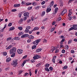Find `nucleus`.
I'll use <instances>...</instances> for the list:
<instances>
[{"instance_id":"obj_37","label":"nucleus","mask_w":77,"mask_h":77,"mask_svg":"<svg viewBox=\"0 0 77 77\" xmlns=\"http://www.w3.org/2000/svg\"><path fill=\"white\" fill-rule=\"evenodd\" d=\"M22 15V14H21V13H20L18 15V16H19V18H21Z\"/></svg>"},{"instance_id":"obj_61","label":"nucleus","mask_w":77,"mask_h":77,"mask_svg":"<svg viewBox=\"0 0 77 77\" xmlns=\"http://www.w3.org/2000/svg\"><path fill=\"white\" fill-rule=\"evenodd\" d=\"M65 41V39H63L61 42H64Z\"/></svg>"},{"instance_id":"obj_35","label":"nucleus","mask_w":77,"mask_h":77,"mask_svg":"<svg viewBox=\"0 0 77 77\" xmlns=\"http://www.w3.org/2000/svg\"><path fill=\"white\" fill-rule=\"evenodd\" d=\"M12 39V38L11 37H9L7 39V41H10L11 39Z\"/></svg>"},{"instance_id":"obj_55","label":"nucleus","mask_w":77,"mask_h":77,"mask_svg":"<svg viewBox=\"0 0 77 77\" xmlns=\"http://www.w3.org/2000/svg\"><path fill=\"white\" fill-rule=\"evenodd\" d=\"M71 53H74V51L73 50H72L71 51Z\"/></svg>"},{"instance_id":"obj_54","label":"nucleus","mask_w":77,"mask_h":77,"mask_svg":"<svg viewBox=\"0 0 77 77\" xmlns=\"http://www.w3.org/2000/svg\"><path fill=\"white\" fill-rule=\"evenodd\" d=\"M51 6H52V5H50H50L48 6V8H51Z\"/></svg>"},{"instance_id":"obj_46","label":"nucleus","mask_w":77,"mask_h":77,"mask_svg":"<svg viewBox=\"0 0 77 77\" xmlns=\"http://www.w3.org/2000/svg\"><path fill=\"white\" fill-rule=\"evenodd\" d=\"M16 11H17V9H14L12 10H11L12 12H15Z\"/></svg>"},{"instance_id":"obj_40","label":"nucleus","mask_w":77,"mask_h":77,"mask_svg":"<svg viewBox=\"0 0 77 77\" xmlns=\"http://www.w3.org/2000/svg\"><path fill=\"white\" fill-rule=\"evenodd\" d=\"M41 65V63H39L36 65V66H37V67Z\"/></svg>"},{"instance_id":"obj_58","label":"nucleus","mask_w":77,"mask_h":77,"mask_svg":"<svg viewBox=\"0 0 77 77\" xmlns=\"http://www.w3.org/2000/svg\"><path fill=\"white\" fill-rule=\"evenodd\" d=\"M72 17H69V20H72Z\"/></svg>"},{"instance_id":"obj_28","label":"nucleus","mask_w":77,"mask_h":77,"mask_svg":"<svg viewBox=\"0 0 77 77\" xmlns=\"http://www.w3.org/2000/svg\"><path fill=\"white\" fill-rule=\"evenodd\" d=\"M58 8H56L55 9V12L56 13H57V12L58 11Z\"/></svg>"},{"instance_id":"obj_36","label":"nucleus","mask_w":77,"mask_h":77,"mask_svg":"<svg viewBox=\"0 0 77 77\" xmlns=\"http://www.w3.org/2000/svg\"><path fill=\"white\" fill-rule=\"evenodd\" d=\"M35 9H39V6H38L37 7H35Z\"/></svg>"},{"instance_id":"obj_16","label":"nucleus","mask_w":77,"mask_h":77,"mask_svg":"<svg viewBox=\"0 0 77 77\" xmlns=\"http://www.w3.org/2000/svg\"><path fill=\"white\" fill-rule=\"evenodd\" d=\"M20 6V4H17L14 5V8H17V7H19Z\"/></svg>"},{"instance_id":"obj_29","label":"nucleus","mask_w":77,"mask_h":77,"mask_svg":"<svg viewBox=\"0 0 77 77\" xmlns=\"http://www.w3.org/2000/svg\"><path fill=\"white\" fill-rule=\"evenodd\" d=\"M15 55V53H13V54L11 55V57H14Z\"/></svg>"},{"instance_id":"obj_50","label":"nucleus","mask_w":77,"mask_h":77,"mask_svg":"<svg viewBox=\"0 0 77 77\" xmlns=\"http://www.w3.org/2000/svg\"><path fill=\"white\" fill-rule=\"evenodd\" d=\"M32 5L33 6H36V5H37V4L35 2H34L32 4Z\"/></svg>"},{"instance_id":"obj_64","label":"nucleus","mask_w":77,"mask_h":77,"mask_svg":"<svg viewBox=\"0 0 77 77\" xmlns=\"http://www.w3.org/2000/svg\"><path fill=\"white\" fill-rule=\"evenodd\" d=\"M30 41H31V40H30L28 39V40L27 42H28L29 43V42H30Z\"/></svg>"},{"instance_id":"obj_12","label":"nucleus","mask_w":77,"mask_h":77,"mask_svg":"<svg viewBox=\"0 0 77 77\" xmlns=\"http://www.w3.org/2000/svg\"><path fill=\"white\" fill-rule=\"evenodd\" d=\"M12 47H13V45H10L8 47L6 48V50L11 49Z\"/></svg>"},{"instance_id":"obj_59","label":"nucleus","mask_w":77,"mask_h":77,"mask_svg":"<svg viewBox=\"0 0 77 77\" xmlns=\"http://www.w3.org/2000/svg\"><path fill=\"white\" fill-rule=\"evenodd\" d=\"M59 52V50H56L55 53H58Z\"/></svg>"},{"instance_id":"obj_30","label":"nucleus","mask_w":77,"mask_h":77,"mask_svg":"<svg viewBox=\"0 0 77 77\" xmlns=\"http://www.w3.org/2000/svg\"><path fill=\"white\" fill-rule=\"evenodd\" d=\"M50 4V5H51L52 6H53L54 5V1H52L51 3Z\"/></svg>"},{"instance_id":"obj_18","label":"nucleus","mask_w":77,"mask_h":77,"mask_svg":"<svg viewBox=\"0 0 77 77\" xmlns=\"http://www.w3.org/2000/svg\"><path fill=\"white\" fill-rule=\"evenodd\" d=\"M14 40H20V38L19 37H15L14 38Z\"/></svg>"},{"instance_id":"obj_8","label":"nucleus","mask_w":77,"mask_h":77,"mask_svg":"<svg viewBox=\"0 0 77 77\" xmlns=\"http://www.w3.org/2000/svg\"><path fill=\"white\" fill-rule=\"evenodd\" d=\"M40 57H41V56H40L37 55L33 57V58L34 59V60H36V59H39V58H40Z\"/></svg>"},{"instance_id":"obj_63","label":"nucleus","mask_w":77,"mask_h":77,"mask_svg":"<svg viewBox=\"0 0 77 77\" xmlns=\"http://www.w3.org/2000/svg\"><path fill=\"white\" fill-rule=\"evenodd\" d=\"M53 59H56V56H54L53 57Z\"/></svg>"},{"instance_id":"obj_19","label":"nucleus","mask_w":77,"mask_h":77,"mask_svg":"<svg viewBox=\"0 0 77 77\" xmlns=\"http://www.w3.org/2000/svg\"><path fill=\"white\" fill-rule=\"evenodd\" d=\"M32 3L31 2H28L26 4V6H29V5H32Z\"/></svg>"},{"instance_id":"obj_14","label":"nucleus","mask_w":77,"mask_h":77,"mask_svg":"<svg viewBox=\"0 0 77 77\" xmlns=\"http://www.w3.org/2000/svg\"><path fill=\"white\" fill-rule=\"evenodd\" d=\"M51 8H47V9L46 10L47 12H50L51 11Z\"/></svg>"},{"instance_id":"obj_51","label":"nucleus","mask_w":77,"mask_h":77,"mask_svg":"<svg viewBox=\"0 0 77 77\" xmlns=\"http://www.w3.org/2000/svg\"><path fill=\"white\" fill-rule=\"evenodd\" d=\"M45 11L43 12L42 13V16H44V15H45Z\"/></svg>"},{"instance_id":"obj_2","label":"nucleus","mask_w":77,"mask_h":77,"mask_svg":"<svg viewBox=\"0 0 77 77\" xmlns=\"http://www.w3.org/2000/svg\"><path fill=\"white\" fill-rule=\"evenodd\" d=\"M13 62V63H11L12 65H13L14 66V67H15L16 66V65H17V64H18V60L17 59H15L14 60Z\"/></svg>"},{"instance_id":"obj_38","label":"nucleus","mask_w":77,"mask_h":77,"mask_svg":"<svg viewBox=\"0 0 77 77\" xmlns=\"http://www.w3.org/2000/svg\"><path fill=\"white\" fill-rule=\"evenodd\" d=\"M72 42V40H70L68 42V44H70Z\"/></svg>"},{"instance_id":"obj_6","label":"nucleus","mask_w":77,"mask_h":77,"mask_svg":"<svg viewBox=\"0 0 77 77\" xmlns=\"http://www.w3.org/2000/svg\"><path fill=\"white\" fill-rule=\"evenodd\" d=\"M17 53L18 54H22L23 53V50L21 49H18L17 50Z\"/></svg>"},{"instance_id":"obj_39","label":"nucleus","mask_w":77,"mask_h":77,"mask_svg":"<svg viewBox=\"0 0 77 77\" xmlns=\"http://www.w3.org/2000/svg\"><path fill=\"white\" fill-rule=\"evenodd\" d=\"M12 23H10L8 25V27H10V26H12Z\"/></svg>"},{"instance_id":"obj_41","label":"nucleus","mask_w":77,"mask_h":77,"mask_svg":"<svg viewBox=\"0 0 77 77\" xmlns=\"http://www.w3.org/2000/svg\"><path fill=\"white\" fill-rule=\"evenodd\" d=\"M32 9V7H29L28 8V10H30Z\"/></svg>"},{"instance_id":"obj_9","label":"nucleus","mask_w":77,"mask_h":77,"mask_svg":"<svg viewBox=\"0 0 77 77\" xmlns=\"http://www.w3.org/2000/svg\"><path fill=\"white\" fill-rule=\"evenodd\" d=\"M29 13L28 12H26L24 13L23 15L25 17H29Z\"/></svg>"},{"instance_id":"obj_26","label":"nucleus","mask_w":77,"mask_h":77,"mask_svg":"<svg viewBox=\"0 0 77 77\" xmlns=\"http://www.w3.org/2000/svg\"><path fill=\"white\" fill-rule=\"evenodd\" d=\"M56 29V27H54L53 28L51 29V32H53V31Z\"/></svg>"},{"instance_id":"obj_4","label":"nucleus","mask_w":77,"mask_h":77,"mask_svg":"<svg viewBox=\"0 0 77 77\" xmlns=\"http://www.w3.org/2000/svg\"><path fill=\"white\" fill-rule=\"evenodd\" d=\"M26 29L25 30V32L26 33H28L29 32V29H30V26H27L26 28Z\"/></svg>"},{"instance_id":"obj_53","label":"nucleus","mask_w":77,"mask_h":77,"mask_svg":"<svg viewBox=\"0 0 77 77\" xmlns=\"http://www.w3.org/2000/svg\"><path fill=\"white\" fill-rule=\"evenodd\" d=\"M25 4V2H22V5H24Z\"/></svg>"},{"instance_id":"obj_49","label":"nucleus","mask_w":77,"mask_h":77,"mask_svg":"<svg viewBox=\"0 0 77 77\" xmlns=\"http://www.w3.org/2000/svg\"><path fill=\"white\" fill-rule=\"evenodd\" d=\"M33 30L32 31H29V34H31V33H32V32H33Z\"/></svg>"},{"instance_id":"obj_33","label":"nucleus","mask_w":77,"mask_h":77,"mask_svg":"<svg viewBox=\"0 0 77 77\" xmlns=\"http://www.w3.org/2000/svg\"><path fill=\"white\" fill-rule=\"evenodd\" d=\"M67 68H68V66H64L63 68V69H67Z\"/></svg>"},{"instance_id":"obj_57","label":"nucleus","mask_w":77,"mask_h":77,"mask_svg":"<svg viewBox=\"0 0 77 77\" xmlns=\"http://www.w3.org/2000/svg\"><path fill=\"white\" fill-rule=\"evenodd\" d=\"M61 33H62V31H60L58 32V34H59V35H60V34H61Z\"/></svg>"},{"instance_id":"obj_32","label":"nucleus","mask_w":77,"mask_h":77,"mask_svg":"<svg viewBox=\"0 0 77 77\" xmlns=\"http://www.w3.org/2000/svg\"><path fill=\"white\" fill-rule=\"evenodd\" d=\"M36 48V45H34L32 47V49H35V48Z\"/></svg>"},{"instance_id":"obj_25","label":"nucleus","mask_w":77,"mask_h":77,"mask_svg":"<svg viewBox=\"0 0 77 77\" xmlns=\"http://www.w3.org/2000/svg\"><path fill=\"white\" fill-rule=\"evenodd\" d=\"M62 20V18L61 17H59L58 19H57V21H60Z\"/></svg>"},{"instance_id":"obj_43","label":"nucleus","mask_w":77,"mask_h":77,"mask_svg":"<svg viewBox=\"0 0 77 77\" xmlns=\"http://www.w3.org/2000/svg\"><path fill=\"white\" fill-rule=\"evenodd\" d=\"M45 1H43L42 3H41V4L42 5H44V4H45Z\"/></svg>"},{"instance_id":"obj_27","label":"nucleus","mask_w":77,"mask_h":77,"mask_svg":"<svg viewBox=\"0 0 77 77\" xmlns=\"http://www.w3.org/2000/svg\"><path fill=\"white\" fill-rule=\"evenodd\" d=\"M18 29L20 30H23V27H22L20 26L18 27Z\"/></svg>"},{"instance_id":"obj_3","label":"nucleus","mask_w":77,"mask_h":77,"mask_svg":"<svg viewBox=\"0 0 77 77\" xmlns=\"http://www.w3.org/2000/svg\"><path fill=\"white\" fill-rule=\"evenodd\" d=\"M40 41H41V39L36 40L35 41L33 42V44H34V45H38V43H39V42Z\"/></svg>"},{"instance_id":"obj_60","label":"nucleus","mask_w":77,"mask_h":77,"mask_svg":"<svg viewBox=\"0 0 77 77\" xmlns=\"http://www.w3.org/2000/svg\"><path fill=\"white\" fill-rule=\"evenodd\" d=\"M49 69H50L51 70H53V67H49Z\"/></svg>"},{"instance_id":"obj_21","label":"nucleus","mask_w":77,"mask_h":77,"mask_svg":"<svg viewBox=\"0 0 77 77\" xmlns=\"http://www.w3.org/2000/svg\"><path fill=\"white\" fill-rule=\"evenodd\" d=\"M38 29H39V28H38V27H35L33 29V30L35 31V30H38Z\"/></svg>"},{"instance_id":"obj_22","label":"nucleus","mask_w":77,"mask_h":77,"mask_svg":"<svg viewBox=\"0 0 77 77\" xmlns=\"http://www.w3.org/2000/svg\"><path fill=\"white\" fill-rule=\"evenodd\" d=\"M23 19H21L19 20V21L18 22V23H19L20 24H21V23H23Z\"/></svg>"},{"instance_id":"obj_31","label":"nucleus","mask_w":77,"mask_h":77,"mask_svg":"<svg viewBox=\"0 0 77 77\" xmlns=\"http://www.w3.org/2000/svg\"><path fill=\"white\" fill-rule=\"evenodd\" d=\"M3 55L4 56H6L7 55V52H5L3 53Z\"/></svg>"},{"instance_id":"obj_13","label":"nucleus","mask_w":77,"mask_h":77,"mask_svg":"<svg viewBox=\"0 0 77 77\" xmlns=\"http://www.w3.org/2000/svg\"><path fill=\"white\" fill-rule=\"evenodd\" d=\"M41 50H42V49L41 48H39L36 50V52L37 53H39V52L41 51Z\"/></svg>"},{"instance_id":"obj_34","label":"nucleus","mask_w":77,"mask_h":77,"mask_svg":"<svg viewBox=\"0 0 77 77\" xmlns=\"http://www.w3.org/2000/svg\"><path fill=\"white\" fill-rule=\"evenodd\" d=\"M49 66H50L49 64H45V67H49Z\"/></svg>"},{"instance_id":"obj_48","label":"nucleus","mask_w":77,"mask_h":77,"mask_svg":"<svg viewBox=\"0 0 77 77\" xmlns=\"http://www.w3.org/2000/svg\"><path fill=\"white\" fill-rule=\"evenodd\" d=\"M23 72V71H21V70H20L19 71V74H21V73Z\"/></svg>"},{"instance_id":"obj_62","label":"nucleus","mask_w":77,"mask_h":77,"mask_svg":"<svg viewBox=\"0 0 77 77\" xmlns=\"http://www.w3.org/2000/svg\"><path fill=\"white\" fill-rule=\"evenodd\" d=\"M27 55H26L24 56L23 57V59H26L27 57Z\"/></svg>"},{"instance_id":"obj_44","label":"nucleus","mask_w":77,"mask_h":77,"mask_svg":"<svg viewBox=\"0 0 77 77\" xmlns=\"http://www.w3.org/2000/svg\"><path fill=\"white\" fill-rule=\"evenodd\" d=\"M27 75H29V73H25L24 75V76H27Z\"/></svg>"},{"instance_id":"obj_52","label":"nucleus","mask_w":77,"mask_h":77,"mask_svg":"<svg viewBox=\"0 0 77 77\" xmlns=\"http://www.w3.org/2000/svg\"><path fill=\"white\" fill-rule=\"evenodd\" d=\"M62 53H64L65 52V50H62Z\"/></svg>"},{"instance_id":"obj_42","label":"nucleus","mask_w":77,"mask_h":77,"mask_svg":"<svg viewBox=\"0 0 77 77\" xmlns=\"http://www.w3.org/2000/svg\"><path fill=\"white\" fill-rule=\"evenodd\" d=\"M43 42L44 43H46L47 42L46 40V39L43 40Z\"/></svg>"},{"instance_id":"obj_24","label":"nucleus","mask_w":77,"mask_h":77,"mask_svg":"<svg viewBox=\"0 0 77 77\" xmlns=\"http://www.w3.org/2000/svg\"><path fill=\"white\" fill-rule=\"evenodd\" d=\"M45 71H47L48 72H49V71H50V70L48 69V67H46L45 68Z\"/></svg>"},{"instance_id":"obj_45","label":"nucleus","mask_w":77,"mask_h":77,"mask_svg":"<svg viewBox=\"0 0 77 77\" xmlns=\"http://www.w3.org/2000/svg\"><path fill=\"white\" fill-rule=\"evenodd\" d=\"M35 60H34H34H31L30 61V62H35Z\"/></svg>"},{"instance_id":"obj_15","label":"nucleus","mask_w":77,"mask_h":77,"mask_svg":"<svg viewBox=\"0 0 77 77\" xmlns=\"http://www.w3.org/2000/svg\"><path fill=\"white\" fill-rule=\"evenodd\" d=\"M11 60V59L9 57L6 60L7 62H10Z\"/></svg>"},{"instance_id":"obj_56","label":"nucleus","mask_w":77,"mask_h":77,"mask_svg":"<svg viewBox=\"0 0 77 77\" xmlns=\"http://www.w3.org/2000/svg\"><path fill=\"white\" fill-rule=\"evenodd\" d=\"M46 7V5H43L42 6V8H45Z\"/></svg>"},{"instance_id":"obj_17","label":"nucleus","mask_w":77,"mask_h":77,"mask_svg":"<svg viewBox=\"0 0 77 77\" xmlns=\"http://www.w3.org/2000/svg\"><path fill=\"white\" fill-rule=\"evenodd\" d=\"M28 38H29V39H33L34 38V36L32 35H30L28 37Z\"/></svg>"},{"instance_id":"obj_10","label":"nucleus","mask_w":77,"mask_h":77,"mask_svg":"<svg viewBox=\"0 0 77 77\" xmlns=\"http://www.w3.org/2000/svg\"><path fill=\"white\" fill-rule=\"evenodd\" d=\"M29 36L28 34H25L21 36V38H26V37H27Z\"/></svg>"},{"instance_id":"obj_1","label":"nucleus","mask_w":77,"mask_h":77,"mask_svg":"<svg viewBox=\"0 0 77 77\" xmlns=\"http://www.w3.org/2000/svg\"><path fill=\"white\" fill-rule=\"evenodd\" d=\"M16 48H13L10 50V53L11 54H13V53H15L16 52Z\"/></svg>"},{"instance_id":"obj_47","label":"nucleus","mask_w":77,"mask_h":77,"mask_svg":"<svg viewBox=\"0 0 77 77\" xmlns=\"http://www.w3.org/2000/svg\"><path fill=\"white\" fill-rule=\"evenodd\" d=\"M52 62H53L54 63H55V59H54L53 58L52 60Z\"/></svg>"},{"instance_id":"obj_5","label":"nucleus","mask_w":77,"mask_h":77,"mask_svg":"<svg viewBox=\"0 0 77 77\" xmlns=\"http://www.w3.org/2000/svg\"><path fill=\"white\" fill-rule=\"evenodd\" d=\"M77 30V28L75 27V26H74V25H73V26L72 27L69 29V30Z\"/></svg>"},{"instance_id":"obj_7","label":"nucleus","mask_w":77,"mask_h":77,"mask_svg":"<svg viewBox=\"0 0 77 77\" xmlns=\"http://www.w3.org/2000/svg\"><path fill=\"white\" fill-rule=\"evenodd\" d=\"M66 12H67V10L66 9H65L62 11L61 13V15L63 16Z\"/></svg>"},{"instance_id":"obj_23","label":"nucleus","mask_w":77,"mask_h":77,"mask_svg":"<svg viewBox=\"0 0 77 77\" xmlns=\"http://www.w3.org/2000/svg\"><path fill=\"white\" fill-rule=\"evenodd\" d=\"M54 50H55V48L54 47H52V49L51 51H52V52L53 53Z\"/></svg>"},{"instance_id":"obj_20","label":"nucleus","mask_w":77,"mask_h":77,"mask_svg":"<svg viewBox=\"0 0 77 77\" xmlns=\"http://www.w3.org/2000/svg\"><path fill=\"white\" fill-rule=\"evenodd\" d=\"M14 29H15V27H11L10 28L9 31H11V30H14Z\"/></svg>"},{"instance_id":"obj_11","label":"nucleus","mask_w":77,"mask_h":77,"mask_svg":"<svg viewBox=\"0 0 77 77\" xmlns=\"http://www.w3.org/2000/svg\"><path fill=\"white\" fill-rule=\"evenodd\" d=\"M60 48H64V46L63 45V42H60Z\"/></svg>"}]
</instances>
